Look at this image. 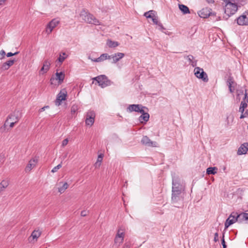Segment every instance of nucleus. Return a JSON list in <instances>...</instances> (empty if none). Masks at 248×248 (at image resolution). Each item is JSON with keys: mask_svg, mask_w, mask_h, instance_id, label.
Returning a JSON list of instances; mask_svg holds the SVG:
<instances>
[{"mask_svg": "<svg viewBox=\"0 0 248 248\" xmlns=\"http://www.w3.org/2000/svg\"><path fill=\"white\" fill-rule=\"evenodd\" d=\"M80 16L82 18L83 20L88 24L95 25H100V21L97 18L92 14L86 12L84 10H83L81 12Z\"/></svg>", "mask_w": 248, "mask_h": 248, "instance_id": "obj_1", "label": "nucleus"}, {"mask_svg": "<svg viewBox=\"0 0 248 248\" xmlns=\"http://www.w3.org/2000/svg\"><path fill=\"white\" fill-rule=\"evenodd\" d=\"M92 79L96 81L99 86L102 88L110 86L113 83V82L105 75L98 76L93 78Z\"/></svg>", "mask_w": 248, "mask_h": 248, "instance_id": "obj_2", "label": "nucleus"}, {"mask_svg": "<svg viewBox=\"0 0 248 248\" xmlns=\"http://www.w3.org/2000/svg\"><path fill=\"white\" fill-rule=\"evenodd\" d=\"M155 11L150 10L148 12H145L144 14V16H145L147 18H152L154 23L158 25L159 29L163 31V30H165V28H164L163 25L158 21V17L155 16Z\"/></svg>", "mask_w": 248, "mask_h": 248, "instance_id": "obj_3", "label": "nucleus"}, {"mask_svg": "<svg viewBox=\"0 0 248 248\" xmlns=\"http://www.w3.org/2000/svg\"><path fill=\"white\" fill-rule=\"evenodd\" d=\"M194 74L195 76L199 78L202 79L204 82H207L208 81V78L207 74L203 71L202 68L199 67H196L194 70Z\"/></svg>", "mask_w": 248, "mask_h": 248, "instance_id": "obj_4", "label": "nucleus"}, {"mask_svg": "<svg viewBox=\"0 0 248 248\" xmlns=\"http://www.w3.org/2000/svg\"><path fill=\"white\" fill-rule=\"evenodd\" d=\"M124 237V230L122 228H119L117 232V234L114 238L115 244L118 245L119 246L123 243Z\"/></svg>", "mask_w": 248, "mask_h": 248, "instance_id": "obj_5", "label": "nucleus"}, {"mask_svg": "<svg viewBox=\"0 0 248 248\" xmlns=\"http://www.w3.org/2000/svg\"><path fill=\"white\" fill-rule=\"evenodd\" d=\"M95 117V112L93 110H89L86 115V124L87 125L92 126L94 124Z\"/></svg>", "mask_w": 248, "mask_h": 248, "instance_id": "obj_6", "label": "nucleus"}, {"mask_svg": "<svg viewBox=\"0 0 248 248\" xmlns=\"http://www.w3.org/2000/svg\"><path fill=\"white\" fill-rule=\"evenodd\" d=\"M211 9L205 7L202 8L201 10L198 12L199 16L203 18H205L208 17L209 16H216V13H212Z\"/></svg>", "mask_w": 248, "mask_h": 248, "instance_id": "obj_7", "label": "nucleus"}, {"mask_svg": "<svg viewBox=\"0 0 248 248\" xmlns=\"http://www.w3.org/2000/svg\"><path fill=\"white\" fill-rule=\"evenodd\" d=\"M52 63V61L49 59H46L43 61V66L39 71L40 75H43L47 73L49 70L50 65Z\"/></svg>", "mask_w": 248, "mask_h": 248, "instance_id": "obj_8", "label": "nucleus"}, {"mask_svg": "<svg viewBox=\"0 0 248 248\" xmlns=\"http://www.w3.org/2000/svg\"><path fill=\"white\" fill-rule=\"evenodd\" d=\"M183 189V186L181 184L180 179L178 178H173L172 179V191H180L182 192Z\"/></svg>", "mask_w": 248, "mask_h": 248, "instance_id": "obj_9", "label": "nucleus"}, {"mask_svg": "<svg viewBox=\"0 0 248 248\" xmlns=\"http://www.w3.org/2000/svg\"><path fill=\"white\" fill-rule=\"evenodd\" d=\"M60 21L56 18H54L51 20L47 25L46 31V32L49 34L53 29H54L59 23Z\"/></svg>", "mask_w": 248, "mask_h": 248, "instance_id": "obj_10", "label": "nucleus"}, {"mask_svg": "<svg viewBox=\"0 0 248 248\" xmlns=\"http://www.w3.org/2000/svg\"><path fill=\"white\" fill-rule=\"evenodd\" d=\"M226 82L229 87L230 92L233 93L234 92L236 83L234 81L233 78L231 74L229 75Z\"/></svg>", "mask_w": 248, "mask_h": 248, "instance_id": "obj_11", "label": "nucleus"}, {"mask_svg": "<svg viewBox=\"0 0 248 248\" xmlns=\"http://www.w3.org/2000/svg\"><path fill=\"white\" fill-rule=\"evenodd\" d=\"M237 23L239 25L244 26L248 25V13L245 12L236 19Z\"/></svg>", "mask_w": 248, "mask_h": 248, "instance_id": "obj_12", "label": "nucleus"}, {"mask_svg": "<svg viewBox=\"0 0 248 248\" xmlns=\"http://www.w3.org/2000/svg\"><path fill=\"white\" fill-rule=\"evenodd\" d=\"M141 143L145 146L148 147H155L157 146V143L155 141H153L147 136H144L141 140Z\"/></svg>", "mask_w": 248, "mask_h": 248, "instance_id": "obj_13", "label": "nucleus"}, {"mask_svg": "<svg viewBox=\"0 0 248 248\" xmlns=\"http://www.w3.org/2000/svg\"><path fill=\"white\" fill-rule=\"evenodd\" d=\"M237 221L236 213L232 212L226 219L225 222V229L228 228L230 225Z\"/></svg>", "mask_w": 248, "mask_h": 248, "instance_id": "obj_14", "label": "nucleus"}, {"mask_svg": "<svg viewBox=\"0 0 248 248\" xmlns=\"http://www.w3.org/2000/svg\"><path fill=\"white\" fill-rule=\"evenodd\" d=\"M67 95V92L65 89H63L61 91V92L58 93L57 96V98L56 100V104L58 105H60L61 104V102L66 99V97Z\"/></svg>", "mask_w": 248, "mask_h": 248, "instance_id": "obj_15", "label": "nucleus"}, {"mask_svg": "<svg viewBox=\"0 0 248 248\" xmlns=\"http://www.w3.org/2000/svg\"><path fill=\"white\" fill-rule=\"evenodd\" d=\"M182 192L180 191H172L171 202L173 204L176 203L177 202L182 200L181 197Z\"/></svg>", "mask_w": 248, "mask_h": 248, "instance_id": "obj_16", "label": "nucleus"}, {"mask_svg": "<svg viewBox=\"0 0 248 248\" xmlns=\"http://www.w3.org/2000/svg\"><path fill=\"white\" fill-rule=\"evenodd\" d=\"M38 162V158L37 157L33 158L31 159L28 165L25 168V170L26 172L30 171L33 168H34Z\"/></svg>", "mask_w": 248, "mask_h": 248, "instance_id": "obj_17", "label": "nucleus"}, {"mask_svg": "<svg viewBox=\"0 0 248 248\" xmlns=\"http://www.w3.org/2000/svg\"><path fill=\"white\" fill-rule=\"evenodd\" d=\"M124 56V54L123 53L118 52L114 54L109 55L110 59H112V62L114 63L118 62L120 60L122 59Z\"/></svg>", "mask_w": 248, "mask_h": 248, "instance_id": "obj_18", "label": "nucleus"}, {"mask_svg": "<svg viewBox=\"0 0 248 248\" xmlns=\"http://www.w3.org/2000/svg\"><path fill=\"white\" fill-rule=\"evenodd\" d=\"M248 151V143L245 142L242 144L238 148L237 151V154L238 155H242L246 154Z\"/></svg>", "mask_w": 248, "mask_h": 248, "instance_id": "obj_19", "label": "nucleus"}, {"mask_svg": "<svg viewBox=\"0 0 248 248\" xmlns=\"http://www.w3.org/2000/svg\"><path fill=\"white\" fill-rule=\"evenodd\" d=\"M248 213H241L239 214H238L237 213H236V217L237 218V222L239 223H241L244 221L247 222V218H248Z\"/></svg>", "mask_w": 248, "mask_h": 248, "instance_id": "obj_20", "label": "nucleus"}, {"mask_svg": "<svg viewBox=\"0 0 248 248\" xmlns=\"http://www.w3.org/2000/svg\"><path fill=\"white\" fill-rule=\"evenodd\" d=\"M89 59H90L92 60V61L94 62H101L107 59H110V57L109 55H108L107 53H104L101 55V56L97 58L93 59H91L89 57Z\"/></svg>", "mask_w": 248, "mask_h": 248, "instance_id": "obj_21", "label": "nucleus"}, {"mask_svg": "<svg viewBox=\"0 0 248 248\" xmlns=\"http://www.w3.org/2000/svg\"><path fill=\"white\" fill-rule=\"evenodd\" d=\"M141 105L139 104H133V105H130L127 108V109L130 112L132 111H135V112H139V110H140V108Z\"/></svg>", "mask_w": 248, "mask_h": 248, "instance_id": "obj_22", "label": "nucleus"}, {"mask_svg": "<svg viewBox=\"0 0 248 248\" xmlns=\"http://www.w3.org/2000/svg\"><path fill=\"white\" fill-rule=\"evenodd\" d=\"M185 58H186L188 60V61L189 62V63L193 67H195L197 65V61L195 60V58L193 56L191 55H189L186 56V57L185 56Z\"/></svg>", "mask_w": 248, "mask_h": 248, "instance_id": "obj_23", "label": "nucleus"}, {"mask_svg": "<svg viewBox=\"0 0 248 248\" xmlns=\"http://www.w3.org/2000/svg\"><path fill=\"white\" fill-rule=\"evenodd\" d=\"M56 79L57 80H58V82L59 84H61L62 82H63V80L64 79L65 75L62 72H57L56 73Z\"/></svg>", "mask_w": 248, "mask_h": 248, "instance_id": "obj_24", "label": "nucleus"}, {"mask_svg": "<svg viewBox=\"0 0 248 248\" xmlns=\"http://www.w3.org/2000/svg\"><path fill=\"white\" fill-rule=\"evenodd\" d=\"M149 117L150 115L148 112L146 113H143V114L139 117V120L141 123H142L143 122L145 123L148 121Z\"/></svg>", "mask_w": 248, "mask_h": 248, "instance_id": "obj_25", "label": "nucleus"}, {"mask_svg": "<svg viewBox=\"0 0 248 248\" xmlns=\"http://www.w3.org/2000/svg\"><path fill=\"white\" fill-rule=\"evenodd\" d=\"M107 46L110 48H115L119 45V43L117 41H113L110 39H108L107 41Z\"/></svg>", "mask_w": 248, "mask_h": 248, "instance_id": "obj_26", "label": "nucleus"}, {"mask_svg": "<svg viewBox=\"0 0 248 248\" xmlns=\"http://www.w3.org/2000/svg\"><path fill=\"white\" fill-rule=\"evenodd\" d=\"M179 9L184 14H189L190 11L187 6L184 4H179Z\"/></svg>", "mask_w": 248, "mask_h": 248, "instance_id": "obj_27", "label": "nucleus"}, {"mask_svg": "<svg viewBox=\"0 0 248 248\" xmlns=\"http://www.w3.org/2000/svg\"><path fill=\"white\" fill-rule=\"evenodd\" d=\"M8 185L9 182L7 180H4L2 181L0 183V193L4 191Z\"/></svg>", "mask_w": 248, "mask_h": 248, "instance_id": "obj_28", "label": "nucleus"}, {"mask_svg": "<svg viewBox=\"0 0 248 248\" xmlns=\"http://www.w3.org/2000/svg\"><path fill=\"white\" fill-rule=\"evenodd\" d=\"M41 234V232L39 231L34 230L31 233V235L29 237V239H30L31 238V237H32L33 239H35L36 240L40 236ZM29 240L31 241L30 240Z\"/></svg>", "mask_w": 248, "mask_h": 248, "instance_id": "obj_29", "label": "nucleus"}, {"mask_svg": "<svg viewBox=\"0 0 248 248\" xmlns=\"http://www.w3.org/2000/svg\"><path fill=\"white\" fill-rule=\"evenodd\" d=\"M248 107V104L244 101H241L240 103V106L239 108V111L241 113V114H243L245 111V109Z\"/></svg>", "mask_w": 248, "mask_h": 248, "instance_id": "obj_30", "label": "nucleus"}, {"mask_svg": "<svg viewBox=\"0 0 248 248\" xmlns=\"http://www.w3.org/2000/svg\"><path fill=\"white\" fill-rule=\"evenodd\" d=\"M217 168L216 167H209L206 170V173L208 175H214L217 172Z\"/></svg>", "mask_w": 248, "mask_h": 248, "instance_id": "obj_31", "label": "nucleus"}, {"mask_svg": "<svg viewBox=\"0 0 248 248\" xmlns=\"http://www.w3.org/2000/svg\"><path fill=\"white\" fill-rule=\"evenodd\" d=\"M231 1L234 2L239 7H240L241 6H243L246 4L247 0H231Z\"/></svg>", "mask_w": 248, "mask_h": 248, "instance_id": "obj_32", "label": "nucleus"}, {"mask_svg": "<svg viewBox=\"0 0 248 248\" xmlns=\"http://www.w3.org/2000/svg\"><path fill=\"white\" fill-rule=\"evenodd\" d=\"M68 185L67 183L65 182L63 184L62 186L59 188L58 191L61 193H62L64 192L65 189H66L68 188Z\"/></svg>", "mask_w": 248, "mask_h": 248, "instance_id": "obj_33", "label": "nucleus"}, {"mask_svg": "<svg viewBox=\"0 0 248 248\" xmlns=\"http://www.w3.org/2000/svg\"><path fill=\"white\" fill-rule=\"evenodd\" d=\"M62 55L60 54L59 57L58 58V61L60 63H62L67 57V55L65 52H62Z\"/></svg>", "mask_w": 248, "mask_h": 248, "instance_id": "obj_34", "label": "nucleus"}, {"mask_svg": "<svg viewBox=\"0 0 248 248\" xmlns=\"http://www.w3.org/2000/svg\"><path fill=\"white\" fill-rule=\"evenodd\" d=\"M18 111H15L13 112V113L12 114H11L10 115H9L8 117V118L7 119H11L13 122H15V118L16 116H19L18 115ZM8 120H7V121Z\"/></svg>", "mask_w": 248, "mask_h": 248, "instance_id": "obj_35", "label": "nucleus"}, {"mask_svg": "<svg viewBox=\"0 0 248 248\" xmlns=\"http://www.w3.org/2000/svg\"><path fill=\"white\" fill-rule=\"evenodd\" d=\"M78 108L77 105H73L71 107V111L72 114H74L78 110Z\"/></svg>", "mask_w": 248, "mask_h": 248, "instance_id": "obj_36", "label": "nucleus"}, {"mask_svg": "<svg viewBox=\"0 0 248 248\" xmlns=\"http://www.w3.org/2000/svg\"><path fill=\"white\" fill-rule=\"evenodd\" d=\"M144 109L148 110V108L146 107H143L141 105L140 108V110H139L138 112H140L142 114H143V113H146L147 112L145 111Z\"/></svg>", "mask_w": 248, "mask_h": 248, "instance_id": "obj_37", "label": "nucleus"}, {"mask_svg": "<svg viewBox=\"0 0 248 248\" xmlns=\"http://www.w3.org/2000/svg\"><path fill=\"white\" fill-rule=\"evenodd\" d=\"M15 62V60L14 59L13 60H9L7 61V62H5L7 65L9 66V67H10L11 66H12Z\"/></svg>", "mask_w": 248, "mask_h": 248, "instance_id": "obj_38", "label": "nucleus"}, {"mask_svg": "<svg viewBox=\"0 0 248 248\" xmlns=\"http://www.w3.org/2000/svg\"><path fill=\"white\" fill-rule=\"evenodd\" d=\"M19 118H20L19 116H16L15 118V121L12 122V123H10V127H13L14 126L15 124L18 122Z\"/></svg>", "mask_w": 248, "mask_h": 248, "instance_id": "obj_39", "label": "nucleus"}, {"mask_svg": "<svg viewBox=\"0 0 248 248\" xmlns=\"http://www.w3.org/2000/svg\"><path fill=\"white\" fill-rule=\"evenodd\" d=\"M9 68L10 67H9V66L8 65H7L5 62H4L2 64V65L0 67V69L3 71H5V70H7L9 69Z\"/></svg>", "mask_w": 248, "mask_h": 248, "instance_id": "obj_40", "label": "nucleus"}, {"mask_svg": "<svg viewBox=\"0 0 248 248\" xmlns=\"http://www.w3.org/2000/svg\"><path fill=\"white\" fill-rule=\"evenodd\" d=\"M62 167L61 164H58L57 166L55 167L52 169L51 170V172L53 173H54L56 172L59 169H60Z\"/></svg>", "mask_w": 248, "mask_h": 248, "instance_id": "obj_41", "label": "nucleus"}, {"mask_svg": "<svg viewBox=\"0 0 248 248\" xmlns=\"http://www.w3.org/2000/svg\"><path fill=\"white\" fill-rule=\"evenodd\" d=\"M103 157V154H100L98 156V158H97V161L99 162L98 167H100V166L101 165V162L102 161Z\"/></svg>", "mask_w": 248, "mask_h": 248, "instance_id": "obj_42", "label": "nucleus"}, {"mask_svg": "<svg viewBox=\"0 0 248 248\" xmlns=\"http://www.w3.org/2000/svg\"><path fill=\"white\" fill-rule=\"evenodd\" d=\"M221 244L223 246V248H227V246L224 239V234H223V236L221 239Z\"/></svg>", "mask_w": 248, "mask_h": 248, "instance_id": "obj_43", "label": "nucleus"}, {"mask_svg": "<svg viewBox=\"0 0 248 248\" xmlns=\"http://www.w3.org/2000/svg\"><path fill=\"white\" fill-rule=\"evenodd\" d=\"M248 117V109H247L245 113H243V114H241L240 115V119H244L245 117Z\"/></svg>", "mask_w": 248, "mask_h": 248, "instance_id": "obj_44", "label": "nucleus"}, {"mask_svg": "<svg viewBox=\"0 0 248 248\" xmlns=\"http://www.w3.org/2000/svg\"><path fill=\"white\" fill-rule=\"evenodd\" d=\"M19 52H16L15 53H12V52H8L6 54V56L7 57H12V56H13L14 55H16L17 54H18Z\"/></svg>", "mask_w": 248, "mask_h": 248, "instance_id": "obj_45", "label": "nucleus"}, {"mask_svg": "<svg viewBox=\"0 0 248 248\" xmlns=\"http://www.w3.org/2000/svg\"><path fill=\"white\" fill-rule=\"evenodd\" d=\"M218 232H216L215 233V235H214V241L215 242H217L218 241Z\"/></svg>", "mask_w": 248, "mask_h": 248, "instance_id": "obj_46", "label": "nucleus"}, {"mask_svg": "<svg viewBox=\"0 0 248 248\" xmlns=\"http://www.w3.org/2000/svg\"><path fill=\"white\" fill-rule=\"evenodd\" d=\"M6 53L4 50L2 49L0 51V55L2 56V57L0 58V59H2L4 58V56L5 55Z\"/></svg>", "mask_w": 248, "mask_h": 248, "instance_id": "obj_47", "label": "nucleus"}, {"mask_svg": "<svg viewBox=\"0 0 248 248\" xmlns=\"http://www.w3.org/2000/svg\"><path fill=\"white\" fill-rule=\"evenodd\" d=\"M68 142V139H64L62 142V146L64 147V146H66Z\"/></svg>", "mask_w": 248, "mask_h": 248, "instance_id": "obj_48", "label": "nucleus"}, {"mask_svg": "<svg viewBox=\"0 0 248 248\" xmlns=\"http://www.w3.org/2000/svg\"><path fill=\"white\" fill-rule=\"evenodd\" d=\"M49 108V106H44V107L41 108L39 110V112H42L43 111H44L46 108Z\"/></svg>", "mask_w": 248, "mask_h": 248, "instance_id": "obj_49", "label": "nucleus"}, {"mask_svg": "<svg viewBox=\"0 0 248 248\" xmlns=\"http://www.w3.org/2000/svg\"><path fill=\"white\" fill-rule=\"evenodd\" d=\"M7 0H0V6H3L5 4Z\"/></svg>", "mask_w": 248, "mask_h": 248, "instance_id": "obj_50", "label": "nucleus"}, {"mask_svg": "<svg viewBox=\"0 0 248 248\" xmlns=\"http://www.w3.org/2000/svg\"><path fill=\"white\" fill-rule=\"evenodd\" d=\"M87 215V212L86 211H82L81 212V216L82 217H85Z\"/></svg>", "mask_w": 248, "mask_h": 248, "instance_id": "obj_51", "label": "nucleus"}, {"mask_svg": "<svg viewBox=\"0 0 248 248\" xmlns=\"http://www.w3.org/2000/svg\"><path fill=\"white\" fill-rule=\"evenodd\" d=\"M244 99L246 100L247 103H248V95H247V93L246 92L245 93V96H244Z\"/></svg>", "mask_w": 248, "mask_h": 248, "instance_id": "obj_52", "label": "nucleus"}, {"mask_svg": "<svg viewBox=\"0 0 248 248\" xmlns=\"http://www.w3.org/2000/svg\"><path fill=\"white\" fill-rule=\"evenodd\" d=\"M206 1L208 3V4H213L214 3L215 1L214 0H206Z\"/></svg>", "mask_w": 248, "mask_h": 248, "instance_id": "obj_53", "label": "nucleus"}, {"mask_svg": "<svg viewBox=\"0 0 248 248\" xmlns=\"http://www.w3.org/2000/svg\"><path fill=\"white\" fill-rule=\"evenodd\" d=\"M123 248H129V245L125 243L124 245Z\"/></svg>", "mask_w": 248, "mask_h": 248, "instance_id": "obj_54", "label": "nucleus"}, {"mask_svg": "<svg viewBox=\"0 0 248 248\" xmlns=\"http://www.w3.org/2000/svg\"><path fill=\"white\" fill-rule=\"evenodd\" d=\"M98 163H99V162H98V161H96L95 162V163L94 164V166H95V168L99 167H98Z\"/></svg>", "mask_w": 248, "mask_h": 248, "instance_id": "obj_55", "label": "nucleus"}, {"mask_svg": "<svg viewBox=\"0 0 248 248\" xmlns=\"http://www.w3.org/2000/svg\"><path fill=\"white\" fill-rule=\"evenodd\" d=\"M217 20H220V16H218V19H217Z\"/></svg>", "mask_w": 248, "mask_h": 248, "instance_id": "obj_56", "label": "nucleus"}, {"mask_svg": "<svg viewBox=\"0 0 248 248\" xmlns=\"http://www.w3.org/2000/svg\"><path fill=\"white\" fill-rule=\"evenodd\" d=\"M54 78H50V81H52L53 80H54Z\"/></svg>", "mask_w": 248, "mask_h": 248, "instance_id": "obj_57", "label": "nucleus"}]
</instances>
